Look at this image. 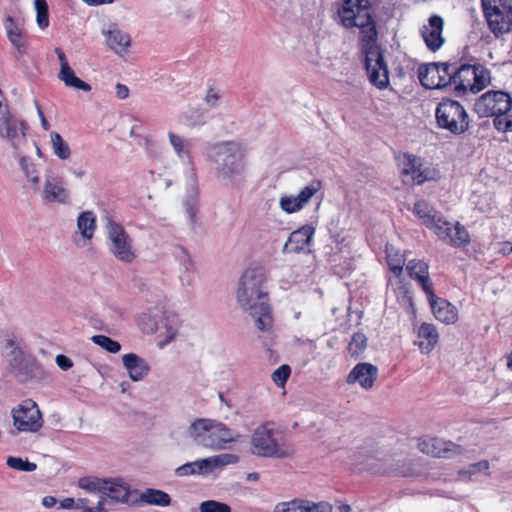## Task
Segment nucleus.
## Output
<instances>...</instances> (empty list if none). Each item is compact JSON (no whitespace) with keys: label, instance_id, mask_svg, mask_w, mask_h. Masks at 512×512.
Instances as JSON below:
<instances>
[{"label":"nucleus","instance_id":"nucleus-1","mask_svg":"<svg viewBox=\"0 0 512 512\" xmlns=\"http://www.w3.org/2000/svg\"><path fill=\"white\" fill-rule=\"evenodd\" d=\"M337 10L341 25L347 29L359 28L365 54V68L370 82L379 89L389 84L388 68L377 46L378 32L370 0H341Z\"/></svg>","mask_w":512,"mask_h":512},{"label":"nucleus","instance_id":"nucleus-2","mask_svg":"<svg viewBox=\"0 0 512 512\" xmlns=\"http://www.w3.org/2000/svg\"><path fill=\"white\" fill-rule=\"evenodd\" d=\"M206 156L218 182L233 189H239L246 182L247 150L243 143H215L208 147Z\"/></svg>","mask_w":512,"mask_h":512},{"label":"nucleus","instance_id":"nucleus-3","mask_svg":"<svg viewBox=\"0 0 512 512\" xmlns=\"http://www.w3.org/2000/svg\"><path fill=\"white\" fill-rule=\"evenodd\" d=\"M265 280L261 268H248L240 277L237 290L238 304L254 319L260 331H268L273 322Z\"/></svg>","mask_w":512,"mask_h":512},{"label":"nucleus","instance_id":"nucleus-4","mask_svg":"<svg viewBox=\"0 0 512 512\" xmlns=\"http://www.w3.org/2000/svg\"><path fill=\"white\" fill-rule=\"evenodd\" d=\"M188 436L200 446L212 450H223L236 441L239 435L224 423L208 418L193 421L188 428Z\"/></svg>","mask_w":512,"mask_h":512},{"label":"nucleus","instance_id":"nucleus-5","mask_svg":"<svg viewBox=\"0 0 512 512\" xmlns=\"http://www.w3.org/2000/svg\"><path fill=\"white\" fill-rule=\"evenodd\" d=\"M479 117H494V126L499 131H512V97L501 90H490L482 94L474 104Z\"/></svg>","mask_w":512,"mask_h":512},{"label":"nucleus","instance_id":"nucleus-6","mask_svg":"<svg viewBox=\"0 0 512 512\" xmlns=\"http://www.w3.org/2000/svg\"><path fill=\"white\" fill-rule=\"evenodd\" d=\"M272 422L258 426L252 435V451L255 455L271 458H285L293 453L280 431L274 429Z\"/></svg>","mask_w":512,"mask_h":512},{"label":"nucleus","instance_id":"nucleus-7","mask_svg":"<svg viewBox=\"0 0 512 512\" xmlns=\"http://www.w3.org/2000/svg\"><path fill=\"white\" fill-rule=\"evenodd\" d=\"M27 130L26 121L11 113L8 102L0 90V137L7 140L19 156L28 143Z\"/></svg>","mask_w":512,"mask_h":512},{"label":"nucleus","instance_id":"nucleus-8","mask_svg":"<svg viewBox=\"0 0 512 512\" xmlns=\"http://www.w3.org/2000/svg\"><path fill=\"white\" fill-rule=\"evenodd\" d=\"M484 19L496 37L512 31V0H481Z\"/></svg>","mask_w":512,"mask_h":512},{"label":"nucleus","instance_id":"nucleus-9","mask_svg":"<svg viewBox=\"0 0 512 512\" xmlns=\"http://www.w3.org/2000/svg\"><path fill=\"white\" fill-rule=\"evenodd\" d=\"M104 227L109 252L123 263H132L137 253L133 246V239L123 225L111 217H106Z\"/></svg>","mask_w":512,"mask_h":512},{"label":"nucleus","instance_id":"nucleus-10","mask_svg":"<svg viewBox=\"0 0 512 512\" xmlns=\"http://www.w3.org/2000/svg\"><path fill=\"white\" fill-rule=\"evenodd\" d=\"M6 347L11 348L9 364L11 372L19 382L40 380L45 376V371L37 359L15 345L14 340L9 339L6 342Z\"/></svg>","mask_w":512,"mask_h":512},{"label":"nucleus","instance_id":"nucleus-11","mask_svg":"<svg viewBox=\"0 0 512 512\" xmlns=\"http://www.w3.org/2000/svg\"><path fill=\"white\" fill-rule=\"evenodd\" d=\"M438 126L454 135H460L469 128V115L463 105L451 99L442 100L435 110Z\"/></svg>","mask_w":512,"mask_h":512},{"label":"nucleus","instance_id":"nucleus-12","mask_svg":"<svg viewBox=\"0 0 512 512\" xmlns=\"http://www.w3.org/2000/svg\"><path fill=\"white\" fill-rule=\"evenodd\" d=\"M418 79L428 89H441L452 85L453 64L429 63L419 66Z\"/></svg>","mask_w":512,"mask_h":512},{"label":"nucleus","instance_id":"nucleus-13","mask_svg":"<svg viewBox=\"0 0 512 512\" xmlns=\"http://www.w3.org/2000/svg\"><path fill=\"white\" fill-rule=\"evenodd\" d=\"M427 228L432 230L440 240L451 246L464 247L470 243L467 229L459 222L454 225L448 222L441 213L436 215L433 223Z\"/></svg>","mask_w":512,"mask_h":512},{"label":"nucleus","instance_id":"nucleus-14","mask_svg":"<svg viewBox=\"0 0 512 512\" xmlns=\"http://www.w3.org/2000/svg\"><path fill=\"white\" fill-rule=\"evenodd\" d=\"M13 424L20 432H37L43 426L42 414L37 404L27 399L12 410Z\"/></svg>","mask_w":512,"mask_h":512},{"label":"nucleus","instance_id":"nucleus-15","mask_svg":"<svg viewBox=\"0 0 512 512\" xmlns=\"http://www.w3.org/2000/svg\"><path fill=\"white\" fill-rule=\"evenodd\" d=\"M398 166L405 184L421 185L429 179L428 172L422 170L421 158L404 153L398 157Z\"/></svg>","mask_w":512,"mask_h":512},{"label":"nucleus","instance_id":"nucleus-16","mask_svg":"<svg viewBox=\"0 0 512 512\" xmlns=\"http://www.w3.org/2000/svg\"><path fill=\"white\" fill-rule=\"evenodd\" d=\"M39 192L45 202L67 204L70 201V191L64 179L54 173L45 175L44 187Z\"/></svg>","mask_w":512,"mask_h":512},{"label":"nucleus","instance_id":"nucleus-17","mask_svg":"<svg viewBox=\"0 0 512 512\" xmlns=\"http://www.w3.org/2000/svg\"><path fill=\"white\" fill-rule=\"evenodd\" d=\"M321 187L322 184L319 180H313L305 186L298 195L282 196L279 200V206L288 214L298 212L309 203L310 199L321 189Z\"/></svg>","mask_w":512,"mask_h":512},{"label":"nucleus","instance_id":"nucleus-18","mask_svg":"<svg viewBox=\"0 0 512 512\" xmlns=\"http://www.w3.org/2000/svg\"><path fill=\"white\" fill-rule=\"evenodd\" d=\"M107 46L117 55L123 56L131 47V36L120 29L117 23H109L101 31Z\"/></svg>","mask_w":512,"mask_h":512},{"label":"nucleus","instance_id":"nucleus-19","mask_svg":"<svg viewBox=\"0 0 512 512\" xmlns=\"http://www.w3.org/2000/svg\"><path fill=\"white\" fill-rule=\"evenodd\" d=\"M444 20L441 16L434 14L429 17L428 24L421 28V36L430 51H437L444 43L442 36Z\"/></svg>","mask_w":512,"mask_h":512},{"label":"nucleus","instance_id":"nucleus-20","mask_svg":"<svg viewBox=\"0 0 512 512\" xmlns=\"http://www.w3.org/2000/svg\"><path fill=\"white\" fill-rule=\"evenodd\" d=\"M378 377V368L368 362L356 364L346 378L347 384H359L364 390H370Z\"/></svg>","mask_w":512,"mask_h":512},{"label":"nucleus","instance_id":"nucleus-21","mask_svg":"<svg viewBox=\"0 0 512 512\" xmlns=\"http://www.w3.org/2000/svg\"><path fill=\"white\" fill-rule=\"evenodd\" d=\"M315 228L312 225H303L293 231L283 247V253L309 252Z\"/></svg>","mask_w":512,"mask_h":512},{"label":"nucleus","instance_id":"nucleus-22","mask_svg":"<svg viewBox=\"0 0 512 512\" xmlns=\"http://www.w3.org/2000/svg\"><path fill=\"white\" fill-rule=\"evenodd\" d=\"M55 53L57 54L61 66L58 78L65 84V86L82 90L85 92L91 91V85L84 82L75 75L62 49L56 48Z\"/></svg>","mask_w":512,"mask_h":512},{"label":"nucleus","instance_id":"nucleus-23","mask_svg":"<svg viewBox=\"0 0 512 512\" xmlns=\"http://www.w3.org/2000/svg\"><path fill=\"white\" fill-rule=\"evenodd\" d=\"M433 314L439 321L445 324H453L458 319L457 308L445 299L439 298L434 294V291L426 295Z\"/></svg>","mask_w":512,"mask_h":512},{"label":"nucleus","instance_id":"nucleus-24","mask_svg":"<svg viewBox=\"0 0 512 512\" xmlns=\"http://www.w3.org/2000/svg\"><path fill=\"white\" fill-rule=\"evenodd\" d=\"M4 27L10 43L17 51V56L24 55L26 52V37L23 24L12 16H7Z\"/></svg>","mask_w":512,"mask_h":512},{"label":"nucleus","instance_id":"nucleus-25","mask_svg":"<svg viewBox=\"0 0 512 512\" xmlns=\"http://www.w3.org/2000/svg\"><path fill=\"white\" fill-rule=\"evenodd\" d=\"M476 71L477 66L475 65L463 64L458 67L453 64L452 85H454L455 90L463 93L468 90L472 92Z\"/></svg>","mask_w":512,"mask_h":512},{"label":"nucleus","instance_id":"nucleus-26","mask_svg":"<svg viewBox=\"0 0 512 512\" xmlns=\"http://www.w3.org/2000/svg\"><path fill=\"white\" fill-rule=\"evenodd\" d=\"M428 270L429 266L423 260L412 259L406 264L408 275L421 286L426 295L433 291Z\"/></svg>","mask_w":512,"mask_h":512},{"label":"nucleus","instance_id":"nucleus-27","mask_svg":"<svg viewBox=\"0 0 512 512\" xmlns=\"http://www.w3.org/2000/svg\"><path fill=\"white\" fill-rule=\"evenodd\" d=\"M238 462V457L234 454H221L208 457L205 459L196 460L191 464H196L192 467L195 470V475L211 473L215 468L223 467L229 464H235Z\"/></svg>","mask_w":512,"mask_h":512},{"label":"nucleus","instance_id":"nucleus-28","mask_svg":"<svg viewBox=\"0 0 512 512\" xmlns=\"http://www.w3.org/2000/svg\"><path fill=\"white\" fill-rule=\"evenodd\" d=\"M198 195L197 177L194 169L191 167L188 175V200L185 202L188 224L191 229L196 230L199 226L197 217L196 199Z\"/></svg>","mask_w":512,"mask_h":512},{"label":"nucleus","instance_id":"nucleus-29","mask_svg":"<svg viewBox=\"0 0 512 512\" xmlns=\"http://www.w3.org/2000/svg\"><path fill=\"white\" fill-rule=\"evenodd\" d=\"M124 368L132 381H141L149 372L150 366L145 359L134 353L122 356Z\"/></svg>","mask_w":512,"mask_h":512},{"label":"nucleus","instance_id":"nucleus-30","mask_svg":"<svg viewBox=\"0 0 512 512\" xmlns=\"http://www.w3.org/2000/svg\"><path fill=\"white\" fill-rule=\"evenodd\" d=\"M421 452L433 457L447 458L456 446L439 438H426L418 443Z\"/></svg>","mask_w":512,"mask_h":512},{"label":"nucleus","instance_id":"nucleus-31","mask_svg":"<svg viewBox=\"0 0 512 512\" xmlns=\"http://www.w3.org/2000/svg\"><path fill=\"white\" fill-rule=\"evenodd\" d=\"M439 335L434 325L423 323L418 329V341L415 342L424 353L432 351L437 344Z\"/></svg>","mask_w":512,"mask_h":512},{"label":"nucleus","instance_id":"nucleus-32","mask_svg":"<svg viewBox=\"0 0 512 512\" xmlns=\"http://www.w3.org/2000/svg\"><path fill=\"white\" fill-rule=\"evenodd\" d=\"M109 484H106L101 497L111 498L116 502L127 503L129 500L130 490L129 487L119 478L107 479Z\"/></svg>","mask_w":512,"mask_h":512},{"label":"nucleus","instance_id":"nucleus-33","mask_svg":"<svg viewBox=\"0 0 512 512\" xmlns=\"http://www.w3.org/2000/svg\"><path fill=\"white\" fill-rule=\"evenodd\" d=\"M180 319L178 315L174 313L166 314L160 319V335L164 337L162 345H166L173 341L178 333L180 327Z\"/></svg>","mask_w":512,"mask_h":512},{"label":"nucleus","instance_id":"nucleus-34","mask_svg":"<svg viewBox=\"0 0 512 512\" xmlns=\"http://www.w3.org/2000/svg\"><path fill=\"white\" fill-rule=\"evenodd\" d=\"M140 500L148 505H154L159 507H167L171 504V497L166 492L147 488L140 494Z\"/></svg>","mask_w":512,"mask_h":512},{"label":"nucleus","instance_id":"nucleus-35","mask_svg":"<svg viewBox=\"0 0 512 512\" xmlns=\"http://www.w3.org/2000/svg\"><path fill=\"white\" fill-rule=\"evenodd\" d=\"M77 228L84 239L93 238L96 230V217L92 211H84L77 218Z\"/></svg>","mask_w":512,"mask_h":512},{"label":"nucleus","instance_id":"nucleus-36","mask_svg":"<svg viewBox=\"0 0 512 512\" xmlns=\"http://www.w3.org/2000/svg\"><path fill=\"white\" fill-rule=\"evenodd\" d=\"M168 138L175 154L182 160L190 161L192 143L173 132L168 133Z\"/></svg>","mask_w":512,"mask_h":512},{"label":"nucleus","instance_id":"nucleus-37","mask_svg":"<svg viewBox=\"0 0 512 512\" xmlns=\"http://www.w3.org/2000/svg\"><path fill=\"white\" fill-rule=\"evenodd\" d=\"M413 213L428 227L440 212L436 211L426 201H417L414 204Z\"/></svg>","mask_w":512,"mask_h":512},{"label":"nucleus","instance_id":"nucleus-38","mask_svg":"<svg viewBox=\"0 0 512 512\" xmlns=\"http://www.w3.org/2000/svg\"><path fill=\"white\" fill-rule=\"evenodd\" d=\"M386 259L390 270L394 273L395 276L399 277L402 274L403 267L405 265L404 256L396 251L394 247L387 246Z\"/></svg>","mask_w":512,"mask_h":512},{"label":"nucleus","instance_id":"nucleus-39","mask_svg":"<svg viewBox=\"0 0 512 512\" xmlns=\"http://www.w3.org/2000/svg\"><path fill=\"white\" fill-rule=\"evenodd\" d=\"M173 255L176 258V260L179 262V264L182 266L185 273L190 274V273L194 272V270H195L194 262L184 247L175 246L173 249ZM186 281L188 284L191 283V279H190L189 275H187Z\"/></svg>","mask_w":512,"mask_h":512},{"label":"nucleus","instance_id":"nucleus-40","mask_svg":"<svg viewBox=\"0 0 512 512\" xmlns=\"http://www.w3.org/2000/svg\"><path fill=\"white\" fill-rule=\"evenodd\" d=\"M20 166L28 181L31 182L34 191H40V177L35 165L24 157L20 156Z\"/></svg>","mask_w":512,"mask_h":512},{"label":"nucleus","instance_id":"nucleus-41","mask_svg":"<svg viewBox=\"0 0 512 512\" xmlns=\"http://www.w3.org/2000/svg\"><path fill=\"white\" fill-rule=\"evenodd\" d=\"M50 136L54 154L62 160L69 159L71 156V150L62 136L58 132H52Z\"/></svg>","mask_w":512,"mask_h":512},{"label":"nucleus","instance_id":"nucleus-42","mask_svg":"<svg viewBox=\"0 0 512 512\" xmlns=\"http://www.w3.org/2000/svg\"><path fill=\"white\" fill-rule=\"evenodd\" d=\"M106 484H109L107 479L98 477H83L79 479L78 486L88 492H99L101 495L106 489Z\"/></svg>","mask_w":512,"mask_h":512},{"label":"nucleus","instance_id":"nucleus-43","mask_svg":"<svg viewBox=\"0 0 512 512\" xmlns=\"http://www.w3.org/2000/svg\"><path fill=\"white\" fill-rule=\"evenodd\" d=\"M367 338L361 332H356L352 335L351 341L348 344V353L352 358H358L366 349Z\"/></svg>","mask_w":512,"mask_h":512},{"label":"nucleus","instance_id":"nucleus-44","mask_svg":"<svg viewBox=\"0 0 512 512\" xmlns=\"http://www.w3.org/2000/svg\"><path fill=\"white\" fill-rule=\"evenodd\" d=\"M35 9L37 12L36 21L40 29H45L49 26V12L48 5L45 0H35Z\"/></svg>","mask_w":512,"mask_h":512},{"label":"nucleus","instance_id":"nucleus-45","mask_svg":"<svg viewBox=\"0 0 512 512\" xmlns=\"http://www.w3.org/2000/svg\"><path fill=\"white\" fill-rule=\"evenodd\" d=\"M91 340L109 353H117L121 349L119 342L105 335H94Z\"/></svg>","mask_w":512,"mask_h":512},{"label":"nucleus","instance_id":"nucleus-46","mask_svg":"<svg viewBox=\"0 0 512 512\" xmlns=\"http://www.w3.org/2000/svg\"><path fill=\"white\" fill-rule=\"evenodd\" d=\"M490 82V72L483 66H477L472 92L476 93L484 89Z\"/></svg>","mask_w":512,"mask_h":512},{"label":"nucleus","instance_id":"nucleus-47","mask_svg":"<svg viewBox=\"0 0 512 512\" xmlns=\"http://www.w3.org/2000/svg\"><path fill=\"white\" fill-rule=\"evenodd\" d=\"M7 465L18 471L32 472L35 471L37 465L33 462H29L27 459H22L20 457L10 456L7 458Z\"/></svg>","mask_w":512,"mask_h":512},{"label":"nucleus","instance_id":"nucleus-48","mask_svg":"<svg viewBox=\"0 0 512 512\" xmlns=\"http://www.w3.org/2000/svg\"><path fill=\"white\" fill-rule=\"evenodd\" d=\"M200 512H231L228 504L216 500H207L200 504Z\"/></svg>","mask_w":512,"mask_h":512},{"label":"nucleus","instance_id":"nucleus-49","mask_svg":"<svg viewBox=\"0 0 512 512\" xmlns=\"http://www.w3.org/2000/svg\"><path fill=\"white\" fill-rule=\"evenodd\" d=\"M291 373V369L288 365L284 364L278 367L273 373H272V379L274 383L282 387L288 380Z\"/></svg>","mask_w":512,"mask_h":512},{"label":"nucleus","instance_id":"nucleus-50","mask_svg":"<svg viewBox=\"0 0 512 512\" xmlns=\"http://www.w3.org/2000/svg\"><path fill=\"white\" fill-rule=\"evenodd\" d=\"M277 508L280 512H304V501L292 500L290 502H282Z\"/></svg>","mask_w":512,"mask_h":512},{"label":"nucleus","instance_id":"nucleus-51","mask_svg":"<svg viewBox=\"0 0 512 512\" xmlns=\"http://www.w3.org/2000/svg\"><path fill=\"white\" fill-rule=\"evenodd\" d=\"M157 315H148L145 317L143 330L147 333L161 332L160 320L157 321Z\"/></svg>","mask_w":512,"mask_h":512},{"label":"nucleus","instance_id":"nucleus-52","mask_svg":"<svg viewBox=\"0 0 512 512\" xmlns=\"http://www.w3.org/2000/svg\"><path fill=\"white\" fill-rule=\"evenodd\" d=\"M332 507L326 502L312 503L304 502V512H331Z\"/></svg>","mask_w":512,"mask_h":512},{"label":"nucleus","instance_id":"nucleus-53","mask_svg":"<svg viewBox=\"0 0 512 512\" xmlns=\"http://www.w3.org/2000/svg\"><path fill=\"white\" fill-rule=\"evenodd\" d=\"M489 469V462L487 460H482L477 463H473L469 466L468 470L461 471L460 473L463 475H473L481 471H487Z\"/></svg>","mask_w":512,"mask_h":512},{"label":"nucleus","instance_id":"nucleus-54","mask_svg":"<svg viewBox=\"0 0 512 512\" xmlns=\"http://www.w3.org/2000/svg\"><path fill=\"white\" fill-rule=\"evenodd\" d=\"M221 99V94L214 88H210L207 91L205 102L210 107H217Z\"/></svg>","mask_w":512,"mask_h":512},{"label":"nucleus","instance_id":"nucleus-55","mask_svg":"<svg viewBox=\"0 0 512 512\" xmlns=\"http://www.w3.org/2000/svg\"><path fill=\"white\" fill-rule=\"evenodd\" d=\"M194 466H196V464H191V462H187L176 468L175 474L179 477L195 475V470L191 469Z\"/></svg>","mask_w":512,"mask_h":512},{"label":"nucleus","instance_id":"nucleus-56","mask_svg":"<svg viewBox=\"0 0 512 512\" xmlns=\"http://www.w3.org/2000/svg\"><path fill=\"white\" fill-rule=\"evenodd\" d=\"M55 361L58 367L64 371L69 370L73 366L72 360L63 354L57 355Z\"/></svg>","mask_w":512,"mask_h":512},{"label":"nucleus","instance_id":"nucleus-57","mask_svg":"<svg viewBox=\"0 0 512 512\" xmlns=\"http://www.w3.org/2000/svg\"><path fill=\"white\" fill-rule=\"evenodd\" d=\"M105 505V497H101L98 501L96 507H84L82 512H107L104 508Z\"/></svg>","mask_w":512,"mask_h":512},{"label":"nucleus","instance_id":"nucleus-58","mask_svg":"<svg viewBox=\"0 0 512 512\" xmlns=\"http://www.w3.org/2000/svg\"><path fill=\"white\" fill-rule=\"evenodd\" d=\"M115 88L116 95L119 99H126L129 96V89L126 85L117 83Z\"/></svg>","mask_w":512,"mask_h":512},{"label":"nucleus","instance_id":"nucleus-59","mask_svg":"<svg viewBox=\"0 0 512 512\" xmlns=\"http://www.w3.org/2000/svg\"><path fill=\"white\" fill-rule=\"evenodd\" d=\"M56 503H57V500L53 496H45L42 499V505L46 508H52L56 505Z\"/></svg>","mask_w":512,"mask_h":512},{"label":"nucleus","instance_id":"nucleus-60","mask_svg":"<svg viewBox=\"0 0 512 512\" xmlns=\"http://www.w3.org/2000/svg\"><path fill=\"white\" fill-rule=\"evenodd\" d=\"M75 501L73 498H65L61 501V508L72 509L74 508Z\"/></svg>","mask_w":512,"mask_h":512},{"label":"nucleus","instance_id":"nucleus-61","mask_svg":"<svg viewBox=\"0 0 512 512\" xmlns=\"http://www.w3.org/2000/svg\"><path fill=\"white\" fill-rule=\"evenodd\" d=\"M37 111H38V115L41 119V125L43 127L44 130H49L50 128V124L48 123V121L46 120L42 110L40 109V107H37Z\"/></svg>","mask_w":512,"mask_h":512},{"label":"nucleus","instance_id":"nucleus-62","mask_svg":"<svg viewBox=\"0 0 512 512\" xmlns=\"http://www.w3.org/2000/svg\"><path fill=\"white\" fill-rule=\"evenodd\" d=\"M85 3L91 6L101 5V4H111L114 0H83Z\"/></svg>","mask_w":512,"mask_h":512},{"label":"nucleus","instance_id":"nucleus-63","mask_svg":"<svg viewBox=\"0 0 512 512\" xmlns=\"http://www.w3.org/2000/svg\"><path fill=\"white\" fill-rule=\"evenodd\" d=\"M258 478H259V476H258V474H257V473H250V474L248 475V479H249V480H254V481H255V480H258Z\"/></svg>","mask_w":512,"mask_h":512},{"label":"nucleus","instance_id":"nucleus-64","mask_svg":"<svg viewBox=\"0 0 512 512\" xmlns=\"http://www.w3.org/2000/svg\"><path fill=\"white\" fill-rule=\"evenodd\" d=\"M219 398L221 400L222 403H224L225 405H227L228 407H230V404L228 403V401H226V399L224 398L223 394H219Z\"/></svg>","mask_w":512,"mask_h":512}]
</instances>
